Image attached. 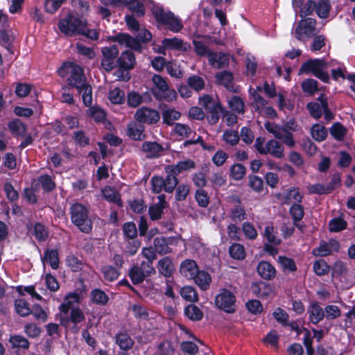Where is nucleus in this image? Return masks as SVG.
I'll return each mask as SVG.
<instances>
[{
  "mask_svg": "<svg viewBox=\"0 0 355 355\" xmlns=\"http://www.w3.org/2000/svg\"><path fill=\"white\" fill-rule=\"evenodd\" d=\"M69 76L67 78L68 86L76 89L78 94H82L83 103L86 107L92 105V89L88 83L83 69L75 64L68 68Z\"/></svg>",
  "mask_w": 355,
  "mask_h": 355,
  "instance_id": "obj_1",
  "label": "nucleus"
},
{
  "mask_svg": "<svg viewBox=\"0 0 355 355\" xmlns=\"http://www.w3.org/2000/svg\"><path fill=\"white\" fill-rule=\"evenodd\" d=\"M89 214L88 208L79 202L73 203L69 207L71 223L85 234H89L93 228V222Z\"/></svg>",
  "mask_w": 355,
  "mask_h": 355,
  "instance_id": "obj_2",
  "label": "nucleus"
},
{
  "mask_svg": "<svg viewBox=\"0 0 355 355\" xmlns=\"http://www.w3.org/2000/svg\"><path fill=\"white\" fill-rule=\"evenodd\" d=\"M152 12L156 22L166 26L172 32L178 33L183 28L181 20L172 12L166 11L162 6H154Z\"/></svg>",
  "mask_w": 355,
  "mask_h": 355,
  "instance_id": "obj_3",
  "label": "nucleus"
},
{
  "mask_svg": "<svg viewBox=\"0 0 355 355\" xmlns=\"http://www.w3.org/2000/svg\"><path fill=\"white\" fill-rule=\"evenodd\" d=\"M327 67V62L322 59H309L304 62L300 67V72L306 74L311 73L317 78L324 83H330L329 73L324 71Z\"/></svg>",
  "mask_w": 355,
  "mask_h": 355,
  "instance_id": "obj_4",
  "label": "nucleus"
},
{
  "mask_svg": "<svg viewBox=\"0 0 355 355\" xmlns=\"http://www.w3.org/2000/svg\"><path fill=\"white\" fill-rule=\"evenodd\" d=\"M85 19L69 13L59 20L58 27L60 31L68 37L78 35L84 24Z\"/></svg>",
  "mask_w": 355,
  "mask_h": 355,
  "instance_id": "obj_5",
  "label": "nucleus"
},
{
  "mask_svg": "<svg viewBox=\"0 0 355 355\" xmlns=\"http://www.w3.org/2000/svg\"><path fill=\"white\" fill-rule=\"evenodd\" d=\"M85 320V314L79 307H73L70 311L69 315H61L60 318V325L69 329L72 334H78L80 327L78 324Z\"/></svg>",
  "mask_w": 355,
  "mask_h": 355,
  "instance_id": "obj_6",
  "label": "nucleus"
},
{
  "mask_svg": "<svg viewBox=\"0 0 355 355\" xmlns=\"http://www.w3.org/2000/svg\"><path fill=\"white\" fill-rule=\"evenodd\" d=\"M216 306L220 310L233 313L236 311V297L234 294L227 288H222L215 299Z\"/></svg>",
  "mask_w": 355,
  "mask_h": 355,
  "instance_id": "obj_7",
  "label": "nucleus"
},
{
  "mask_svg": "<svg viewBox=\"0 0 355 355\" xmlns=\"http://www.w3.org/2000/svg\"><path fill=\"white\" fill-rule=\"evenodd\" d=\"M202 105L207 111V119L210 125H214L218 122L220 113L223 109L220 103H215L212 97L208 94L204 95L202 98Z\"/></svg>",
  "mask_w": 355,
  "mask_h": 355,
  "instance_id": "obj_8",
  "label": "nucleus"
},
{
  "mask_svg": "<svg viewBox=\"0 0 355 355\" xmlns=\"http://www.w3.org/2000/svg\"><path fill=\"white\" fill-rule=\"evenodd\" d=\"M102 58L101 64L102 68L110 72L116 68V60L119 57V51L116 44L101 48Z\"/></svg>",
  "mask_w": 355,
  "mask_h": 355,
  "instance_id": "obj_9",
  "label": "nucleus"
},
{
  "mask_svg": "<svg viewBox=\"0 0 355 355\" xmlns=\"http://www.w3.org/2000/svg\"><path fill=\"white\" fill-rule=\"evenodd\" d=\"M152 273H155V268L150 264H145L143 261L140 266L133 265L128 271V276L132 283L137 285L141 284L146 277L150 276Z\"/></svg>",
  "mask_w": 355,
  "mask_h": 355,
  "instance_id": "obj_10",
  "label": "nucleus"
},
{
  "mask_svg": "<svg viewBox=\"0 0 355 355\" xmlns=\"http://www.w3.org/2000/svg\"><path fill=\"white\" fill-rule=\"evenodd\" d=\"M134 119L144 125H153L159 121L160 115L157 110L144 106L136 110Z\"/></svg>",
  "mask_w": 355,
  "mask_h": 355,
  "instance_id": "obj_11",
  "label": "nucleus"
},
{
  "mask_svg": "<svg viewBox=\"0 0 355 355\" xmlns=\"http://www.w3.org/2000/svg\"><path fill=\"white\" fill-rule=\"evenodd\" d=\"M215 78L216 83L218 85L225 87L227 91L235 94L241 92V87L236 85L234 83V77L232 72L223 70L216 73Z\"/></svg>",
  "mask_w": 355,
  "mask_h": 355,
  "instance_id": "obj_12",
  "label": "nucleus"
},
{
  "mask_svg": "<svg viewBox=\"0 0 355 355\" xmlns=\"http://www.w3.org/2000/svg\"><path fill=\"white\" fill-rule=\"evenodd\" d=\"M316 20L313 18L308 17L301 20L295 28V34L297 40H302L304 36H311L314 34Z\"/></svg>",
  "mask_w": 355,
  "mask_h": 355,
  "instance_id": "obj_13",
  "label": "nucleus"
},
{
  "mask_svg": "<svg viewBox=\"0 0 355 355\" xmlns=\"http://www.w3.org/2000/svg\"><path fill=\"white\" fill-rule=\"evenodd\" d=\"M116 67L121 71H129L136 64L135 55L130 50L123 51L116 60Z\"/></svg>",
  "mask_w": 355,
  "mask_h": 355,
  "instance_id": "obj_14",
  "label": "nucleus"
},
{
  "mask_svg": "<svg viewBox=\"0 0 355 355\" xmlns=\"http://www.w3.org/2000/svg\"><path fill=\"white\" fill-rule=\"evenodd\" d=\"M8 342L12 353L19 355L21 352H24L30 347V342L21 335H11Z\"/></svg>",
  "mask_w": 355,
  "mask_h": 355,
  "instance_id": "obj_15",
  "label": "nucleus"
},
{
  "mask_svg": "<svg viewBox=\"0 0 355 355\" xmlns=\"http://www.w3.org/2000/svg\"><path fill=\"white\" fill-rule=\"evenodd\" d=\"M145 125L136 121H131L127 126L128 136L135 141H142L145 139L146 135L144 134Z\"/></svg>",
  "mask_w": 355,
  "mask_h": 355,
  "instance_id": "obj_16",
  "label": "nucleus"
},
{
  "mask_svg": "<svg viewBox=\"0 0 355 355\" xmlns=\"http://www.w3.org/2000/svg\"><path fill=\"white\" fill-rule=\"evenodd\" d=\"M152 81L155 86L151 89L154 96L157 99L165 98V93L169 89L166 80L160 75L154 74L152 77Z\"/></svg>",
  "mask_w": 355,
  "mask_h": 355,
  "instance_id": "obj_17",
  "label": "nucleus"
},
{
  "mask_svg": "<svg viewBox=\"0 0 355 355\" xmlns=\"http://www.w3.org/2000/svg\"><path fill=\"white\" fill-rule=\"evenodd\" d=\"M209 63L214 68L225 69L230 64V55L224 52H210Z\"/></svg>",
  "mask_w": 355,
  "mask_h": 355,
  "instance_id": "obj_18",
  "label": "nucleus"
},
{
  "mask_svg": "<svg viewBox=\"0 0 355 355\" xmlns=\"http://www.w3.org/2000/svg\"><path fill=\"white\" fill-rule=\"evenodd\" d=\"M250 289L254 296L261 299H266L273 291L272 286L268 283L262 281L253 282Z\"/></svg>",
  "mask_w": 355,
  "mask_h": 355,
  "instance_id": "obj_19",
  "label": "nucleus"
},
{
  "mask_svg": "<svg viewBox=\"0 0 355 355\" xmlns=\"http://www.w3.org/2000/svg\"><path fill=\"white\" fill-rule=\"evenodd\" d=\"M267 154H270L275 158L281 159L284 156V148L278 141L270 139L266 143L263 153V155Z\"/></svg>",
  "mask_w": 355,
  "mask_h": 355,
  "instance_id": "obj_20",
  "label": "nucleus"
},
{
  "mask_svg": "<svg viewBox=\"0 0 355 355\" xmlns=\"http://www.w3.org/2000/svg\"><path fill=\"white\" fill-rule=\"evenodd\" d=\"M114 339L115 343L122 351L131 349L135 344L134 340L128 334L127 331H121L116 333Z\"/></svg>",
  "mask_w": 355,
  "mask_h": 355,
  "instance_id": "obj_21",
  "label": "nucleus"
},
{
  "mask_svg": "<svg viewBox=\"0 0 355 355\" xmlns=\"http://www.w3.org/2000/svg\"><path fill=\"white\" fill-rule=\"evenodd\" d=\"M141 149L147 153L146 157L150 159L159 157L164 151L163 146L157 141H144Z\"/></svg>",
  "mask_w": 355,
  "mask_h": 355,
  "instance_id": "obj_22",
  "label": "nucleus"
},
{
  "mask_svg": "<svg viewBox=\"0 0 355 355\" xmlns=\"http://www.w3.org/2000/svg\"><path fill=\"white\" fill-rule=\"evenodd\" d=\"M309 320L313 324H318L324 317V311L317 302H313L308 308Z\"/></svg>",
  "mask_w": 355,
  "mask_h": 355,
  "instance_id": "obj_23",
  "label": "nucleus"
},
{
  "mask_svg": "<svg viewBox=\"0 0 355 355\" xmlns=\"http://www.w3.org/2000/svg\"><path fill=\"white\" fill-rule=\"evenodd\" d=\"M199 268L196 262L193 259H185L183 261L180 267V272L181 275L189 279H191L195 277Z\"/></svg>",
  "mask_w": 355,
  "mask_h": 355,
  "instance_id": "obj_24",
  "label": "nucleus"
},
{
  "mask_svg": "<svg viewBox=\"0 0 355 355\" xmlns=\"http://www.w3.org/2000/svg\"><path fill=\"white\" fill-rule=\"evenodd\" d=\"M277 198L284 205H289L291 199L297 202H302L303 196L300 194L298 187H293L286 190L284 194L279 193Z\"/></svg>",
  "mask_w": 355,
  "mask_h": 355,
  "instance_id": "obj_25",
  "label": "nucleus"
},
{
  "mask_svg": "<svg viewBox=\"0 0 355 355\" xmlns=\"http://www.w3.org/2000/svg\"><path fill=\"white\" fill-rule=\"evenodd\" d=\"M257 270L260 277L266 280H271L276 275L275 268L268 261H260L257 266Z\"/></svg>",
  "mask_w": 355,
  "mask_h": 355,
  "instance_id": "obj_26",
  "label": "nucleus"
},
{
  "mask_svg": "<svg viewBox=\"0 0 355 355\" xmlns=\"http://www.w3.org/2000/svg\"><path fill=\"white\" fill-rule=\"evenodd\" d=\"M229 216L234 223H240L247 218L245 208L241 205V200L238 198L237 204L230 208Z\"/></svg>",
  "mask_w": 355,
  "mask_h": 355,
  "instance_id": "obj_27",
  "label": "nucleus"
},
{
  "mask_svg": "<svg viewBox=\"0 0 355 355\" xmlns=\"http://www.w3.org/2000/svg\"><path fill=\"white\" fill-rule=\"evenodd\" d=\"M41 261L43 264L47 262L52 269L57 270L60 263L58 250L47 248L44 251V257L41 258Z\"/></svg>",
  "mask_w": 355,
  "mask_h": 355,
  "instance_id": "obj_28",
  "label": "nucleus"
},
{
  "mask_svg": "<svg viewBox=\"0 0 355 355\" xmlns=\"http://www.w3.org/2000/svg\"><path fill=\"white\" fill-rule=\"evenodd\" d=\"M157 270L160 275L165 277H170L174 270L171 259L168 257L159 259L157 263Z\"/></svg>",
  "mask_w": 355,
  "mask_h": 355,
  "instance_id": "obj_29",
  "label": "nucleus"
},
{
  "mask_svg": "<svg viewBox=\"0 0 355 355\" xmlns=\"http://www.w3.org/2000/svg\"><path fill=\"white\" fill-rule=\"evenodd\" d=\"M169 168L170 167L168 165L165 167V171L167 173V175L164 178V191L171 193L178 186L179 181L177 178L178 175L171 173L172 171H171V168Z\"/></svg>",
  "mask_w": 355,
  "mask_h": 355,
  "instance_id": "obj_30",
  "label": "nucleus"
},
{
  "mask_svg": "<svg viewBox=\"0 0 355 355\" xmlns=\"http://www.w3.org/2000/svg\"><path fill=\"white\" fill-rule=\"evenodd\" d=\"M103 196L107 202L114 203L119 207H123V202L121 199L120 193L114 191L112 187H105L103 190Z\"/></svg>",
  "mask_w": 355,
  "mask_h": 355,
  "instance_id": "obj_31",
  "label": "nucleus"
},
{
  "mask_svg": "<svg viewBox=\"0 0 355 355\" xmlns=\"http://www.w3.org/2000/svg\"><path fill=\"white\" fill-rule=\"evenodd\" d=\"M171 168V173L179 175L183 171H189L196 168V163L193 160L187 159L186 160L180 161L176 164L168 165Z\"/></svg>",
  "mask_w": 355,
  "mask_h": 355,
  "instance_id": "obj_32",
  "label": "nucleus"
},
{
  "mask_svg": "<svg viewBox=\"0 0 355 355\" xmlns=\"http://www.w3.org/2000/svg\"><path fill=\"white\" fill-rule=\"evenodd\" d=\"M109 299V296L101 288H94L90 293V300L96 305L105 306Z\"/></svg>",
  "mask_w": 355,
  "mask_h": 355,
  "instance_id": "obj_33",
  "label": "nucleus"
},
{
  "mask_svg": "<svg viewBox=\"0 0 355 355\" xmlns=\"http://www.w3.org/2000/svg\"><path fill=\"white\" fill-rule=\"evenodd\" d=\"M194 282L202 290H207L211 282L210 275L204 270H200L196 272L195 277L192 278Z\"/></svg>",
  "mask_w": 355,
  "mask_h": 355,
  "instance_id": "obj_34",
  "label": "nucleus"
},
{
  "mask_svg": "<svg viewBox=\"0 0 355 355\" xmlns=\"http://www.w3.org/2000/svg\"><path fill=\"white\" fill-rule=\"evenodd\" d=\"M168 239L164 236L156 237L154 239L153 245L155 250L159 254H165L171 252V249L168 245L171 244L168 242Z\"/></svg>",
  "mask_w": 355,
  "mask_h": 355,
  "instance_id": "obj_35",
  "label": "nucleus"
},
{
  "mask_svg": "<svg viewBox=\"0 0 355 355\" xmlns=\"http://www.w3.org/2000/svg\"><path fill=\"white\" fill-rule=\"evenodd\" d=\"M202 171L193 174L192 180L194 184L200 189L207 185V179L205 174L209 171V164H205L202 168Z\"/></svg>",
  "mask_w": 355,
  "mask_h": 355,
  "instance_id": "obj_36",
  "label": "nucleus"
},
{
  "mask_svg": "<svg viewBox=\"0 0 355 355\" xmlns=\"http://www.w3.org/2000/svg\"><path fill=\"white\" fill-rule=\"evenodd\" d=\"M101 272L104 279L109 282L116 281L121 275V272L117 268L110 265L103 266L101 268Z\"/></svg>",
  "mask_w": 355,
  "mask_h": 355,
  "instance_id": "obj_37",
  "label": "nucleus"
},
{
  "mask_svg": "<svg viewBox=\"0 0 355 355\" xmlns=\"http://www.w3.org/2000/svg\"><path fill=\"white\" fill-rule=\"evenodd\" d=\"M184 315L192 321H199L203 318V313L195 304H191L184 307Z\"/></svg>",
  "mask_w": 355,
  "mask_h": 355,
  "instance_id": "obj_38",
  "label": "nucleus"
},
{
  "mask_svg": "<svg viewBox=\"0 0 355 355\" xmlns=\"http://www.w3.org/2000/svg\"><path fill=\"white\" fill-rule=\"evenodd\" d=\"M278 263L284 272H294L297 270L295 261L292 258L286 256H279Z\"/></svg>",
  "mask_w": 355,
  "mask_h": 355,
  "instance_id": "obj_39",
  "label": "nucleus"
},
{
  "mask_svg": "<svg viewBox=\"0 0 355 355\" xmlns=\"http://www.w3.org/2000/svg\"><path fill=\"white\" fill-rule=\"evenodd\" d=\"M15 309L16 313L21 317H26L31 314V308L28 302L23 298L15 300Z\"/></svg>",
  "mask_w": 355,
  "mask_h": 355,
  "instance_id": "obj_40",
  "label": "nucleus"
},
{
  "mask_svg": "<svg viewBox=\"0 0 355 355\" xmlns=\"http://www.w3.org/2000/svg\"><path fill=\"white\" fill-rule=\"evenodd\" d=\"M311 136L317 141H322L327 137V129L320 123H315L311 128Z\"/></svg>",
  "mask_w": 355,
  "mask_h": 355,
  "instance_id": "obj_41",
  "label": "nucleus"
},
{
  "mask_svg": "<svg viewBox=\"0 0 355 355\" xmlns=\"http://www.w3.org/2000/svg\"><path fill=\"white\" fill-rule=\"evenodd\" d=\"M162 44L168 49L181 50L184 51L187 49V47L184 46L183 40L178 37L164 38L162 42Z\"/></svg>",
  "mask_w": 355,
  "mask_h": 355,
  "instance_id": "obj_42",
  "label": "nucleus"
},
{
  "mask_svg": "<svg viewBox=\"0 0 355 355\" xmlns=\"http://www.w3.org/2000/svg\"><path fill=\"white\" fill-rule=\"evenodd\" d=\"M301 87L304 93L313 96L318 91V83L313 78H306L302 82Z\"/></svg>",
  "mask_w": 355,
  "mask_h": 355,
  "instance_id": "obj_43",
  "label": "nucleus"
},
{
  "mask_svg": "<svg viewBox=\"0 0 355 355\" xmlns=\"http://www.w3.org/2000/svg\"><path fill=\"white\" fill-rule=\"evenodd\" d=\"M331 135L337 141H343L345 137L347 130L340 122L334 123L329 129Z\"/></svg>",
  "mask_w": 355,
  "mask_h": 355,
  "instance_id": "obj_44",
  "label": "nucleus"
},
{
  "mask_svg": "<svg viewBox=\"0 0 355 355\" xmlns=\"http://www.w3.org/2000/svg\"><path fill=\"white\" fill-rule=\"evenodd\" d=\"M263 237L266 239L268 243L274 245H279L282 239L277 236V232L275 231L272 225L266 226L264 228Z\"/></svg>",
  "mask_w": 355,
  "mask_h": 355,
  "instance_id": "obj_45",
  "label": "nucleus"
},
{
  "mask_svg": "<svg viewBox=\"0 0 355 355\" xmlns=\"http://www.w3.org/2000/svg\"><path fill=\"white\" fill-rule=\"evenodd\" d=\"M331 8L329 0H319L316 2L315 12L320 18L326 19L329 16Z\"/></svg>",
  "mask_w": 355,
  "mask_h": 355,
  "instance_id": "obj_46",
  "label": "nucleus"
},
{
  "mask_svg": "<svg viewBox=\"0 0 355 355\" xmlns=\"http://www.w3.org/2000/svg\"><path fill=\"white\" fill-rule=\"evenodd\" d=\"M300 203H293L289 208V214L291 216L293 222H300L304 218V208Z\"/></svg>",
  "mask_w": 355,
  "mask_h": 355,
  "instance_id": "obj_47",
  "label": "nucleus"
},
{
  "mask_svg": "<svg viewBox=\"0 0 355 355\" xmlns=\"http://www.w3.org/2000/svg\"><path fill=\"white\" fill-rule=\"evenodd\" d=\"M33 234L39 242H43L48 239L49 231L42 223H35Z\"/></svg>",
  "mask_w": 355,
  "mask_h": 355,
  "instance_id": "obj_48",
  "label": "nucleus"
},
{
  "mask_svg": "<svg viewBox=\"0 0 355 355\" xmlns=\"http://www.w3.org/2000/svg\"><path fill=\"white\" fill-rule=\"evenodd\" d=\"M8 128L10 132L15 135H23L26 131L24 123L18 119H15L9 121Z\"/></svg>",
  "mask_w": 355,
  "mask_h": 355,
  "instance_id": "obj_49",
  "label": "nucleus"
},
{
  "mask_svg": "<svg viewBox=\"0 0 355 355\" xmlns=\"http://www.w3.org/2000/svg\"><path fill=\"white\" fill-rule=\"evenodd\" d=\"M230 256L237 260H243L245 257V251L243 245L236 243L229 248Z\"/></svg>",
  "mask_w": 355,
  "mask_h": 355,
  "instance_id": "obj_50",
  "label": "nucleus"
},
{
  "mask_svg": "<svg viewBox=\"0 0 355 355\" xmlns=\"http://www.w3.org/2000/svg\"><path fill=\"white\" fill-rule=\"evenodd\" d=\"M181 116V113L174 109L165 110L162 113L163 123L168 125H172L173 121L178 120Z\"/></svg>",
  "mask_w": 355,
  "mask_h": 355,
  "instance_id": "obj_51",
  "label": "nucleus"
},
{
  "mask_svg": "<svg viewBox=\"0 0 355 355\" xmlns=\"http://www.w3.org/2000/svg\"><path fill=\"white\" fill-rule=\"evenodd\" d=\"M329 226L330 232H339L347 228V223L341 217H336L329 221Z\"/></svg>",
  "mask_w": 355,
  "mask_h": 355,
  "instance_id": "obj_52",
  "label": "nucleus"
},
{
  "mask_svg": "<svg viewBox=\"0 0 355 355\" xmlns=\"http://www.w3.org/2000/svg\"><path fill=\"white\" fill-rule=\"evenodd\" d=\"M313 269L317 275L323 276L329 273L330 266L324 259H320L313 262Z\"/></svg>",
  "mask_w": 355,
  "mask_h": 355,
  "instance_id": "obj_53",
  "label": "nucleus"
},
{
  "mask_svg": "<svg viewBox=\"0 0 355 355\" xmlns=\"http://www.w3.org/2000/svg\"><path fill=\"white\" fill-rule=\"evenodd\" d=\"M180 295L188 302H196L198 300V295L196 289L190 286H183L180 291Z\"/></svg>",
  "mask_w": 355,
  "mask_h": 355,
  "instance_id": "obj_54",
  "label": "nucleus"
},
{
  "mask_svg": "<svg viewBox=\"0 0 355 355\" xmlns=\"http://www.w3.org/2000/svg\"><path fill=\"white\" fill-rule=\"evenodd\" d=\"M128 8L135 12L138 17H143L145 14L144 4L138 0H129L125 2Z\"/></svg>",
  "mask_w": 355,
  "mask_h": 355,
  "instance_id": "obj_55",
  "label": "nucleus"
},
{
  "mask_svg": "<svg viewBox=\"0 0 355 355\" xmlns=\"http://www.w3.org/2000/svg\"><path fill=\"white\" fill-rule=\"evenodd\" d=\"M246 174V168L242 164H234L230 168V176L236 181L242 180Z\"/></svg>",
  "mask_w": 355,
  "mask_h": 355,
  "instance_id": "obj_56",
  "label": "nucleus"
},
{
  "mask_svg": "<svg viewBox=\"0 0 355 355\" xmlns=\"http://www.w3.org/2000/svg\"><path fill=\"white\" fill-rule=\"evenodd\" d=\"M187 85L193 90L199 92L204 89L205 83L202 77L197 75H192L188 78Z\"/></svg>",
  "mask_w": 355,
  "mask_h": 355,
  "instance_id": "obj_57",
  "label": "nucleus"
},
{
  "mask_svg": "<svg viewBox=\"0 0 355 355\" xmlns=\"http://www.w3.org/2000/svg\"><path fill=\"white\" fill-rule=\"evenodd\" d=\"M108 98L114 104H123L125 100L124 92L119 87L110 91Z\"/></svg>",
  "mask_w": 355,
  "mask_h": 355,
  "instance_id": "obj_58",
  "label": "nucleus"
},
{
  "mask_svg": "<svg viewBox=\"0 0 355 355\" xmlns=\"http://www.w3.org/2000/svg\"><path fill=\"white\" fill-rule=\"evenodd\" d=\"M272 315L278 323L281 324L283 327H287L289 322V315L284 309L277 307L273 311Z\"/></svg>",
  "mask_w": 355,
  "mask_h": 355,
  "instance_id": "obj_59",
  "label": "nucleus"
},
{
  "mask_svg": "<svg viewBox=\"0 0 355 355\" xmlns=\"http://www.w3.org/2000/svg\"><path fill=\"white\" fill-rule=\"evenodd\" d=\"M252 88L250 87L249 93L254 100V102L252 103V106L256 112H260V107L261 106H265L268 102L261 95L257 92V91L252 92Z\"/></svg>",
  "mask_w": 355,
  "mask_h": 355,
  "instance_id": "obj_60",
  "label": "nucleus"
},
{
  "mask_svg": "<svg viewBox=\"0 0 355 355\" xmlns=\"http://www.w3.org/2000/svg\"><path fill=\"white\" fill-rule=\"evenodd\" d=\"M39 182L42 186V189L45 192H51L55 188V183L52 180L51 177L48 174H44L39 177Z\"/></svg>",
  "mask_w": 355,
  "mask_h": 355,
  "instance_id": "obj_61",
  "label": "nucleus"
},
{
  "mask_svg": "<svg viewBox=\"0 0 355 355\" xmlns=\"http://www.w3.org/2000/svg\"><path fill=\"white\" fill-rule=\"evenodd\" d=\"M122 230L125 239H133L137 236V229L134 222L123 223Z\"/></svg>",
  "mask_w": 355,
  "mask_h": 355,
  "instance_id": "obj_62",
  "label": "nucleus"
},
{
  "mask_svg": "<svg viewBox=\"0 0 355 355\" xmlns=\"http://www.w3.org/2000/svg\"><path fill=\"white\" fill-rule=\"evenodd\" d=\"M241 230L246 239L254 241L257 238L258 233L252 223L244 222Z\"/></svg>",
  "mask_w": 355,
  "mask_h": 355,
  "instance_id": "obj_63",
  "label": "nucleus"
},
{
  "mask_svg": "<svg viewBox=\"0 0 355 355\" xmlns=\"http://www.w3.org/2000/svg\"><path fill=\"white\" fill-rule=\"evenodd\" d=\"M230 108L238 112L239 114L244 113V102L243 99L238 96H233L228 102Z\"/></svg>",
  "mask_w": 355,
  "mask_h": 355,
  "instance_id": "obj_64",
  "label": "nucleus"
}]
</instances>
